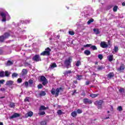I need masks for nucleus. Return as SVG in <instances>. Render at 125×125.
I'll return each instance as SVG.
<instances>
[{"label":"nucleus","mask_w":125,"mask_h":125,"mask_svg":"<svg viewBox=\"0 0 125 125\" xmlns=\"http://www.w3.org/2000/svg\"><path fill=\"white\" fill-rule=\"evenodd\" d=\"M100 45L103 48H107V47H108V44H107L105 42H102Z\"/></svg>","instance_id":"obj_9"},{"label":"nucleus","mask_w":125,"mask_h":125,"mask_svg":"<svg viewBox=\"0 0 125 125\" xmlns=\"http://www.w3.org/2000/svg\"><path fill=\"white\" fill-rule=\"evenodd\" d=\"M98 57L100 60H102L103 59V55L101 54H99Z\"/></svg>","instance_id":"obj_42"},{"label":"nucleus","mask_w":125,"mask_h":125,"mask_svg":"<svg viewBox=\"0 0 125 125\" xmlns=\"http://www.w3.org/2000/svg\"><path fill=\"white\" fill-rule=\"evenodd\" d=\"M41 125H47V122H46V121H42L40 123Z\"/></svg>","instance_id":"obj_31"},{"label":"nucleus","mask_w":125,"mask_h":125,"mask_svg":"<svg viewBox=\"0 0 125 125\" xmlns=\"http://www.w3.org/2000/svg\"><path fill=\"white\" fill-rule=\"evenodd\" d=\"M68 33L69 35H71V36H74V35H75V32H74V31H69Z\"/></svg>","instance_id":"obj_49"},{"label":"nucleus","mask_w":125,"mask_h":125,"mask_svg":"<svg viewBox=\"0 0 125 125\" xmlns=\"http://www.w3.org/2000/svg\"><path fill=\"white\" fill-rule=\"evenodd\" d=\"M93 31L96 35H99V34H100V31H99V29L98 28H94Z\"/></svg>","instance_id":"obj_18"},{"label":"nucleus","mask_w":125,"mask_h":125,"mask_svg":"<svg viewBox=\"0 0 125 125\" xmlns=\"http://www.w3.org/2000/svg\"><path fill=\"white\" fill-rule=\"evenodd\" d=\"M91 53L89 51V50H85L84 51V54L85 55H87V56H88V55H90V54Z\"/></svg>","instance_id":"obj_24"},{"label":"nucleus","mask_w":125,"mask_h":125,"mask_svg":"<svg viewBox=\"0 0 125 125\" xmlns=\"http://www.w3.org/2000/svg\"><path fill=\"white\" fill-rule=\"evenodd\" d=\"M3 98H5V96H2L0 97V99H2Z\"/></svg>","instance_id":"obj_59"},{"label":"nucleus","mask_w":125,"mask_h":125,"mask_svg":"<svg viewBox=\"0 0 125 125\" xmlns=\"http://www.w3.org/2000/svg\"><path fill=\"white\" fill-rule=\"evenodd\" d=\"M5 38H4V36L1 35L0 36V42H3Z\"/></svg>","instance_id":"obj_25"},{"label":"nucleus","mask_w":125,"mask_h":125,"mask_svg":"<svg viewBox=\"0 0 125 125\" xmlns=\"http://www.w3.org/2000/svg\"><path fill=\"white\" fill-rule=\"evenodd\" d=\"M17 82L18 83H22V79L21 78H19L17 80Z\"/></svg>","instance_id":"obj_51"},{"label":"nucleus","mask_w":125,"mask_h":125,"mask_svg":"<svg viewBox=\"0 0 125 125\" xmlns=\"http://www.w3.org/2000/svg\"><path fill=\"white\" fill-rule=\"evenodd\" d=\"M125 69V64H121L120 67L119 68H118V71H120V72H121V71H124Z\"/></svg>","instance_id":"obj_12"},{"label":"nucleus","mask_w":125,"mask_h":125,"mask_svg":"<svg viewBox=\"0 0 125 125\" xmlns=\"http://www.w3.org/2000/svg\"><path fill=\"white\" fill-rule=\"evenodd\" d=\"M5 77L4 71H2L0 72V78H3Z\"/></svg>","instance_id":"obj_30"},{"label":"nucleus","mask_w":125,"mask_h":125,"mask_svg":"<svg viewBox=\"0 0 125 125\" xmlns=\"http://www.w3.org/2000/svg\"><path fill=\"white\" fill-rule=\"evenodd\" d=\"M3 53V51H2V49H0V55H1Z\"/></svg>","instance_id":"obj_55"},{"label":"nucleus","mask_w":125,"mask_h":125,"mask_svg":"<svg viewBox=\"0 0 125 125\" xmlns=\"http://www.w3.org/2000/svg\"><path fill=\"white\" fill-rule=\"evenodd\" d=\"M9 75H10V74H9V72H8V71L6 70L5 71V73H4L5 77H9Z\"/></svg>","instance_id":"obj_36"},{"label":"nucleus","mask_w":125,"mask_h":125,"mask_svg":"<svg viewBox=\"0 0 125 125\" xmlns=\"http://www.w3.org/2000/svg\"><path fill=\"white\" fill-rule=\"evenodd\" d=\"M99 95V94H91L90 95V97L92 98H95V97H97Z\"/></svg>","instance_id":"obj_23"},{"label":"nucleus","mask_w":125,"mask_h":125,"mask_svg":"<svg viewBox=\"0 0 125 125\" xmlns=\"http://www.w3.org/2000/svg\"><path fill=\"white\" fill-rule=\"evenodd\" d=\"M32 60L35 62H39V61H42V59L40 55H35L33 58Z\"/></svg>","instance_id":"obj_6"},{"label":"nucleus","mask_w":125,"mask_h":125,"mask_svg":"<svg viewBox=\"0 0 125 125\" xmlns=\"http://www.w3.org/2000/svg\"><path fill=\"white\" fill-rule=\"evenodd\" d=\"M113 58H114V56L113 55H109L108 56V60L110 62H112L113 61Z\"/></svg>","instance_id":"obj_20"},{"label":"nucleus","mask_w":125,"mask_h":125,"mask_svg":"<svg viewBox=\"0 0 125 125\" xmlns=\"http://www.w3.org/2000/svg\"><path fill=\"white\" fill-rule=\"evenodd\" d=\"M6 66H11L13 65V61H8L6 63Z\"/></svg>","instance_id":"obj_19"},{"label":"nucleus","mask_w":125,"mask_h":125,"mask_svg":"<svg viewBox=\"0 0 125 125\" xmlns=\"http://www.w3.org/2000/svg\"><path fill=\"white\" fill-rule=\"evenodd\" d=\"M89 83H90V81H86L85 84V85H88Z\"/></svg>","instance_id":"obj_53"},{"label":"nucleus","mask_w":125,"mask_h":125,"mask_svg":"<svg viewBox=\"0 0 125 125\" xmlns=\"http://www.w3.org/2000/svg\"><path fill=\"white\" fill-rule=\"evenodd\" d=\"M94 21V20L93 19H90L88 21H87V24L89 25L91 23H92Z\"/></svg>","instance_id":"obj_37"},{"label":"nucleus","mask_w":125,"mask_h":125,"mask_svg":"<svg viewBox=\"0 0 125 125\" xmlns=\"http://www.w3.org/2000/svg\"><path fill=\"white\" fill-rule=\"evenodd\" d=\"M39 116H43V115H45V112L42 111L39 113Z\"/></svg>","instance_id":"obj_45"},{"label":"nucleus","mask_w":125,"mask_h":125,"mask_svg":"<svg viewBox=\"0 0 125 125\" xmlns=\"http://www.w3.org/2000/svg\"><path fill=\"white\" fill-rule=\"evenodd\" d=\"M73 93H77V90L75 89L74 91H73Z\"/></svg>","instance_id":"obj_60"},{"label":"nucleus","mask_w":125,"mask_h":125,"mask_svg":"<svg viewBox=\"0 0 125 125\" xmlns=\"http://www.w3.org/2000/svg\"><path fill=\"white\" fill-rule=\"evenodd\" d=\"M9 106L10 108H14V107H15V103L10 102Z\"/></svg>","instance_id":"obj_26"},{"label":"nucleus","mask_w":125,"mask_h":125,"mask_svg":"<svg viewBox=\"0 0 125 125\" xmlns=\"http://www.w3.org/2000/svg\"><path fill=\"white\" fill-rule=\"evenodd\" d=\"M81 95L82 96H85V92H83L81 94Z\"/></svg>","instance_id":"obj_56"},{"label":"nucleus","mask_w":125,"mask_h":125,"mask_svg":"<svg viewBox=\"0 0 125 125\" xmlns=\"http://www.w3.org/2000/svg\"><path fill=\"white\" fill-rule=\"evenodd\" d=\"M118 50H119V47H118V46H115L114 47L115 52H118Z\"/></svg>","instance_id":"obj_52"},{"label":"nucleus","mask_w":125,"mask_h":125,"mask_svg":"<svg viewBox=\"0 0 125 125\" xmlns=\"http://www.w3.org/2000/svg\"><path fill=\"white\" fill-rule=\"evenodd\" d=\"M113 10L114 12H117L118 11V6H115L113 8Z\"/></svg>","instance_id":"obj_39"},{"label":"nucleus","mask_w":125,"mask_h":125,"mask_svg":"<svg viewBox=\"0 0 125 125\" xmlns=\"http://www.w3.org/2000/svg\"><path fill=\"white\" fill-rule=\"evenodd\" d=\"M72 117H73V118H76V117H77V116H78V114L77 113V111H73L71 113V114Z\"/></svg>","instance_id":"obj_21"},{"label":"nucleus","mask_w":125,"mask_h":125,"mask_svg":"<svg viewBox=\"0 0 125 125\" xmlns=\"http://www.w3.org/2000/svg\"><path fill=\"white\" fill-rule=\"evenodd\" d=\"M13 84V81L10 80L6 82V85H9V86H10V85H12Z\"/></svg>","instance_id":"obj_16"},{"label":"nucleus","mask_w":125,"mask_h":125,"mask_svg":"<svg viewBox=\"0 0 125 125\" xmlns=\"http://www.w3.org/2000/svg\"><path fill=\"white\" fill-rule=\"evenodd\" d=\"M122 5H123V6H125V2H123L122 3Z\"/></svg>","instance_id":"obj_61"},{"label":"nucleus","mask_w":125,"mask_h":125,"mask_svg":"<svg viewBox=\"0 0 125 125\" xmlns=\"http://www.w3.org/2000/svg\"><path fill=\"white\" fill-rule=\"evenodd\" d=\"M77 67H79L80 65H82V63L81 62V61H77V63L75 64Z\"/></svg>","instance_id":"obj_34"},{"label":"nucleus","mask_w":125,"mask_h":125,"mask_svg":"<svg viewBox=\"0 0 125 125\" xmlns=\"http://www.w3.org/2000/svg\"><path fill=\"white\" fill-rule=\"evenodd\" d=\"M72 95L73 96V95H75V93L74 92H73Z\"/></svg>","instance_id":"obj_63"},{"label":"nucleus","mask_w":125,"mask_h":125,"mask_svg":"<svg viewBox=\"0 0 125 125\" xmlns=\"http://www.w3.org/2000/svg\"><path fill=\"white\" fill-rule=\"evenodd\" d=\"M76 77L78 81H81V80H83V75H77Z\"/></svg>","instance_id":"obj_27"},{"label":"nucleus","mask_w":125,"mask_h":125,"mask_svg":"<svg viewBox=\"0 0 125 125\" xmlns=\"http://www.w3.org/2000/svg\"><path fill=\"white\" fill-rule=\"evenodd\" d=\"M0 91H5V88H1L0 89Z\"/></svg>","instance_id":"obj_54"},{"label":"nucleus","mask_w":125,"mask_h":125,"mask_svg":"<svg viewBox=\"0 0 125 125\" xmlns=\"http://www.w3.org/2000/svg\"><path fill=\"white\" fill-rule=\"evenodd\" d=\"M0 15L2 18V22H5V21H6V15H5V13H3V12H0Z\"/></svg>","instance_id":"obj_8"},{"label":"nucleus","mask_w":125,"mask_h":125,"mask_svg":"<svg viewBox=\"0 0 125 125\" xmlns=\"http://www.w3.org/2000/svg\"><path fill=\"white\" fill-rule=\"evenodd\" d=\"M104 103V101L103 100H99V101H96L94 104L96 106H97V108L98 110H102L103 107L102 104Z\"/></svg>","instance_id":"obj_3"},{"label":"nucleus","mask_w":125,"mask_h":125,"mask_svg":"<svg viewBox=\"0 0 125 125\" xmlns=\"http://www.w3.org/2000/svg\"><path fill=\"white\" fill-rule=\"evenodd\" d=\"M37 87H38V89H41V88H42V87H43V86H42V84L40 83L38 85Z\"/></svg>","instance_id":"obj_41"},{"label":"nucleus","mask_w":125,"mask_h":125,"mask_svg":"<svg viewBox=\"0 0 125 125\" xmlns=\"http://www.w3.org/2000/svg\"><path fill=\"white\" fill-rule=\"evenodd\" d=\"M71 125H74V124L72 123L71 124Z\"/></svg>","instance_id":"obj_64"},{"label":"nucleus","mask_w":125,"mask_h":125,"mask_svg":"<svg viewBox=\"0 0 125 125\" xmlns=\"http://www.w3.org/2000/svg\"><path fill=\"white\" fill-rule=\"evenodd\" d=\"M22 75H26L27 73H28V71H27V69H23L22 70Z\"/></svg>","instance_id":"obj_33"},{"label":"nucleus","mask_w":125,"mask_h":125,"mask_svg":"<svg viewBox=\"0 0 125 125\" xmlns=\"http://www.w3.org/2000/svg\"><path fill=\"white\" fill-rule=\"evenodd\" d=\"M24 85L25 87H28V86H29V83L27 81H25L24 82Z\"/></svg>","instance_id":"obj_46"},{"label":"nucleus","mask_w":125,"mask_h":125,"mask_svg":"<svg viewBox=\"0 0 125 125\" xmlns=\"http://www.w3.org/2000/svg\"><path fill=\"white\" fill-rule=\"evenodd\" d=\"M4 83V80H0V83Z\"/></svg>","instance_id":"obj_57"},{"label":"nucleus","mask_w":125,"mask_h":125,"mask_svg":"<svg viewBox=\"0 0 125 125\" xmlns=\"http://www.w3.org/2000/svg\"><path fill=\"white\" fill-rule=\"evenodd\" d=\"M20 117V114L19 113H15L13 115L10 117V119H14L15 118H18Z\"/></svg>","instance_id":"obj_10"},{"label":"nucleus","mask_w":125,"mask_h":125,"mask_svg":"<svg viewBox=\"0 0 125 125\" xmlns=\"http://www.w3.org/2000/svg\"><path fill=\"white\" fill-rule=\"evenodd\" d=\"M72 61H73V59L71 57H69L64 61V64L67 69H69V67H71V63H72Z\"/></svg>","instance_id":"obj_2"},{"label":"nucleus","mask_w":125,"mask_h":125,"mask_svg":"<svg viewBox=\"0 0 125 125\" xmlns=\"http://www.w3.org/2000/svg\"><path fill=\"white\" fill-rule=\"evenodd\" d=\"M71 73H73V72L71 70H68V71H65L63 74L64 75H68V74H71Z\"/></svg>","instance_id":"obj_29"},{"label":"nucleus","mask_w":125,"mask_h":125,"mask_svg":"<svg viewBox=\"0 0 125 125\" xmlns=\"http://www.w3.org/2000/svg\"><path fill=\"white\" fill-rule=\"evenodd\" d=\"M90 48H91V49H92L93 50H97V47H96V46L95 45L91 46Z\"/></svg>","instance_id":"obj_35"},{"label":"nucleus","mask_w":125,"mask_h":125,"mask_svg":"<svg viewBox=\"0 0 125 125\" xmlns=\"http://www.w3.org/2000/svg\"><path fill=\"white\" fill-rule=\"evenodd\" d=\"M40 82L42 83V84L44 86L48 83V81H47L46 78L43 76H40Z\"/></svg>","instance_id":"obj_5"},{"label":"nucleus","mask_w":125,"mask_h":125,"mask_svg":"<svg viewBox=\"0 0 125 125\" xmlns=\"http://www.w3.org/2000/svg\"><path fill=\"white\" fill-rule=\"evenodd\" d=\"M77 113H78V114H82V113H83V110H82L81 109H78L77 110Z\"/></svg>","instance_id":"obj_44"},{"label":"nucleus","mask_w":125,"mask_h":125,"mask_svg":"<svg viewBox=\"0 0 125 125\" xmlns=\"http://www.w3.org/2000/svg\"><path fill=\"white\" fill-rule=\"evenodd\" d=\"M57 114L58 115H59V116H61V115H62V114H63V112H62V110H59L57 111Z\"/></svg>","instance_id":"obj_38"},{"label":"nucleus","mask_w":125,"mask_h":125,"mask_svg":"<svg viewBox=\"0 0 125 125\" xmlns=\"http://www.w3.org/2000/svg\"><path fill=\"white\" fill-rule=\"evenodd\" d=\"M3 36H4V38L6 40V39H8V38H9V37H10V34H9V33H8V32H5L3 35Z\"/></svg>","instance_id":"obj_14"},{"label":"nucleus","mask_w":125,"mask_h":125,"mask_svg":"<svg viewBox=\"0 0 125 125\" xmlns=\"http://www.w3.org/2000/svg\"><path fill=\"white\" fill-rule=\"evenodd\" d=\"M119 91L120 93H123V92H125V89L124 88H120V89H119Z\"/></svg>","instance_id":"obj_40"},{"label":"nucleus","mask_w":125,"mask_h":125,"mask_svg":"<svg viewBox=\"0 0 125 125\" xmlns=\"http://www.w3.org/2000/svg\"><path fill=\"white\" fill-rule=\"evenodd\" d=\"M45 95H46V93H45V91H41L39 93L40 97H42V96H45Z\"/></svg>","instance_id":"obj_15"},{"label":"nucleus","mask_w":125,"mask_h":125,"mask_svg":"<svg viewBox=\"0 0 125 125\" xmlns=\"http://www.w3.org/2000/svg\"><path fill=\"white\" fill-rule=\"evenodd\" d=\"M103 69H105V66L103 65H101V66L99 65L98 67L97 70L98 71H102Z\"/></svg>","instance_id":"obj_22"},{"label":"nucleus","mask_w":125,"mask_h":125,"mask_svg":"<svg viewBox=\"0 0 125 125\" xmlns=\"http://www.w3.org/2000/svg\"><path fill=\"white\" fill-rule=\"evenodd\" d=\"M57 67V64L56 63H53L51 65H50L49 68L50 69H54V68H56Z\"/></svg>","instance_id":"obj_17"},{"label":"nucleus","mask_w":125,"mask_h":125,"mask_svg":"<svg viewBox=\"0 0 125 125\" xmlns=\"http://www.w3.org/2000/svg\"><path fill=\"white\" fill-rule=\"evenodd\" d=\"M34 115V113L32 111H29L25 114V118H29V117H32Z\"/></svg>","instance_id":"obj_11"},{"label":"nucleus","mask_w":125,"mask_h":125,"mask_svg":"<svg viewBox=\"0 0 125 125\" xmlns=\"http://www.w3.org/2000/svg\"><path fill=\"white\" fill-rule=\"evenodd\" d=\"M91 46V44H86V45H83V47H90Z\"/></svg>","instance_id":"obj_50"},{"label":"nucleus","mask_w":125,"mask_h":125,"mask_svg":"<svg viewBox=\"0 0 125 125\" xmlns=\"http://www.w3.org/2000/svg\"><path fill=\"white\" fill-rule=\"evenodd\" d=\"M115 74H114V72H110L107 75V78L109 79H112V78H114Z\"/></svg>","instance_id":"obj_13"},{"label":"nucleus","mask_w":125,"mask_h":125,"mask_svg":"<svg viewBox=\"0 0 125 125\" xmlns=\"http://www.w3.org/2000/svg\"><path fill=\"white\" fill-rule=\"evenodd\" d=\"M46 109H48V107H46L43 105L40 106V111H42V110H46Z\"/></svg>","instance_id":"obj_28"},{"label":"nucleus","mask_w":125,"mask_h":125,"mask_svg":"<svg viewBox=\"0 0 125 125\" xmlns=\"http://www.w3.org/2000/svg\"><path fill=\"white\" fill-rule=\"evenodd\" d=\"M28 83L31 85L33 84V83H34V81L32 80H29L28 81Z\"/></svg>","instance_id":"obj_47"},{"label":"nucleus","mask_w":125,"mask_h":125,"mask_svg":"<svg viewBox=\"0 0 125 125\" xmlns=\"http://www.w3.org/2000/svg\"><path fill=\"white\" fill-rule=\"evenodd\" d=\"M73 83H74L77 84V83H78V81H77V80L74 81Z\"/></svg>","instance_id":"obj_58"},{"label":"nucleus","mask_w":125,"mask_h":125,"mask_svg":"<svg viewBox=\"0 0 125 125\" xmlns=\"http://www.w3.org/2000/svg\"><path fill=\"white\" fill-rule=\"evenodd\" d=\"M0 125H3V123L2 122H0Z\"/></svg>","instance_id":"obj_62"},{"label":"nucleus","mask_w":125,"mask_h":125,"mask_svg":"<svg viewBox=\"0 0 125 125\" xmlns=\"http://www.w3.org/2000/svg\"><path fill=\"white\" fill-rule=\"evenodd\" d=\"M92 100L87 99V98H85L83 99V103L84 104H92Z\"/></svg>","instance_id":"obj_7"},{"label":"nucleus","mask_w":125,"mask_h":125,"mask_svg":"<svg viewBox=\"0 0 125 125\" xmlns=\"http://www.w3.org/2000/svg\"><path fill=\"white\" fill-rule=\"evenodd\" d=\"M117 109L118 110V111L121 112V111H123V107H122V106H120L118 107Z\"/></svg>","instance_id":"obj_48"},{"label":"nucleus","mask_w":125,"mask_h":125,"mask_svg":"<svg viewBox=\"0 0 125 125\" xmlns=\"http://www.w3.org/2000/svg\"><path fill=\"white\" fill-rule=\"evenodd\" d=\"M50 51H51V49H50L49 47H47L45 49V51L42 52L40 55L42 56H49L50 55Z\"/></svg>","instance_id":"obj_4"},{"label":"nucleus","mask_w":125,"mask_h":125,"mask_svg":"<svg viewBox=\"0 0 125 125\" xmlns=\"http://www.w3.org/2000/svg\"><path fill=\"white\" fill-rule=\"evenodd\" d=\"M61 90L63 91V88L61 87L60 88H57L56 89L54 88H52L51 90V93L52 95L55 94V97H57L59 95V92H60Z\"/></svg>","instance_id":"obj_1"},{"label":"nucleus","mask_w":125,"mask_h":125,"mask_svg":"<svg viewBox=\"0 0 125 125\" xmlns=\"http://www.w3.org/2000/svg\"><path fill=\"white\" fill-rule=\"evenodd\" d=\"M29 99H30L29 97H26L25 99L24 100V102H30Z\"/></svg>","instance_id":"obj_43"},{"label":"nucleus","mask_w":125,"mask_h":125,"mask_svg":"<svg viewBox=\"0 0 125 125\" xmlns=\"http://www.w3.org/2000/svg\"><path fill=\"white\" fill-rule=\"evenodd\" d=\"M17 77H18V74L14 73L12 74V78L13 79H14V78H17Z\"/></svg>","instance_id":"obj_32"}]
</instances>
